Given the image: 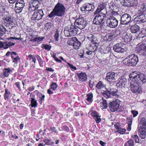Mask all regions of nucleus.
Wrapping results in <instances>:
<instances>
[{
    "label": "nucleus",
    "mask_w": 146,
    "mask_h": 146,
    "mask_svg": "<svg viewBox=\"0 0 146 146\" xmlns=\"http://www.w3.org/2000/svg\"><path fill=\"white\" fill-rule=\"evenodd\" d=\"M65 9V7L63 4L58 3L53 11L48 15V16L50 18L54 17L56 15L62 17L64 15Z\"/></svg>",
    "instance_id": "nucleus-1"
},
{
    "label": "nucleus",
    "mask_w": 146,
    "mask_h": 146,
    "mask_svg": "<svg viewBox=\"0 0 146 146\" xmlns=\"http://www.w3.org/2000/svg\"><path fill=\"white\" fill-rule=\"evenodd\" d=\"M130 80H133L137 82H142L143 83L146 82V76L142 73L137 72L131 73L129 76Z\"/></svg>",
    "instance_id": "nucleus-2"
},
{
    "label": "nucleus",
    "mask_w": 146,
    "mask_h": 146,
    "mask_svg": "<svg viewBox=\"0 0 146 146\" xmlns=\"http://www.w3.org/2000/svg\"><path fill=\"white\" fill-rule=\"evenodd\" d=\"M138 61L137 56L132 54L128 58H125L123 62L127 66H135L137 64Z\"/></svg>",
    "instance_id": "nucleus-3"
},
{
    "label": "nucleus",
    "mask_w": 146,
    "mask_h": 146,
    "mask_svg": "<svg viewBox=\"0 0 146 146\" xmlns=\"http://www.w3.org/2000/svg\"><path fill=\"white\" fill-rule=\"evenodd\" d=\"M78 29L75 26L69 25L66 27L64 31L65 35L69 37L74 36L77 33Z\"/></svg>",
    "instance_id": "nucleus-4"
},
{
    "label": "nucleus",
    "mask_w": 146,
    "mask_h": 146,
    "mask_svg": "<svg viewBox=\"0 0 146 146\" xmlns=\"http://www.w3.org/2000/svg\"><path fill=\"white\" fill-rule=\"evenodd\" d=\"M94 19L93 22L94 24L96 25H101L100 27H102V25L104 23V18L105 15L103 12L96 15Z\"/></svg>",
    "instance_id": "nucleus-5"
},
{
    "label": "nucleus",
    "mask_w": 146,
    "mask_h": 146,
    "mask_svg": "<svg viewBox=\"0 0 146 146\" xmlns=\"http://www.w3.org/2000/svg\"><path fill=\"white\" fill-rule=\"evenodd\" d=\"M129 81L131 80L130 86V88L131 90L134 93L138 92L141 93L142 92L141 88L139 86V83L135 80H129Z\"/></svg>",
    "instance_id": "nucleus-6"
},
{
    "label": "nucleus",
    "mask_w": 146,
    "mask_h": 146,
    "mask_svg": "<svg viewBox=\"0 0 146 146\" xmlns=\"http://www.w3.org/2000/svg\"><path fill=\"white\" fill-rule=\"evenodd\" d=\"M86 22L84 19L81 17H80L76 19L74 22L75 27L80 29L84 28L86 26Z\"/></svg>",
    "instance_id": "nucleus-7"
},
{
    "label": "nucleus",
    "mask_w": 146,
    "mask_h": 146,
    "mask_svg": "<svg viewBox=\"0 0 146 146\" xmlns=\"http://www.w3.org/2000/svg\"><path fill=\"white\" fill-rule=\"evenodd\" d=\"M25 3L23 0H17L16 1L15 9L17 13L21 12L25 6Z\"/></svg>",
    "instance_id": "nucleus-8"
},
{
    "label": "nucleus",
    "mask_w": 146,
    "mask_h": 146,
    "mask_svg": "<svg viewBox=\"0 0 146 146\" xmlns=\"http://www.w3.org/2000/svg\"><path fill=\"white\" fill-rule=\"evenodd\" d=\"M125 45L122 43H118L113 46V49L115 52L118 53H122L127 50L126 49H124V46Z\"/></svg>",
    "instance_id": "nucleus-9"
},
{
    "label": "nucleus",
    "mask_w": 146,
    "mask_h": 146,
    "mask_svg": "<svg viewBox=\"0 0 146 146\" xmlns=\"http://www.w3.org/2000/svg\"><path fill=\"white\" fill-rule=\"evenodd\" d=\"M4 22L9 25V29H11L15 26V24L13 22V17L10 15L8 14L3 18Z\"/></svg>",
    "instance_id": "nucleus-10"
},
{
    "label": "nucleus",
    "mask_w": 146,
    "mask_h": 146,
    "mask_svg": "<svg viewBox=\"0 0 146 146\" xmlns=\"http://www.w3.org/2000/svg\"><path fill=\"white\" fill-rule=\"evenodd\" d=\"M131 17L130 15L124 14L122 15L121 18L120 23L121 25H128L131 21Z\"/></svg>",
    "instance_id": "nucleus-11"
},
{
    "label": "nucleus",
    "mask_w": 146,
    "mask_h": 146,
    "mask_svg": "<svg viewBox=\"0 0 146 146\" xmlns=\"http://www.w3.org/2000/svg\"><path fill=\"white\" fill-rule=\"evenodd\" d=\"M136 49L140 54H141L144 56L146 55V43H142L138 44Z\"/></svg>",
    "instance_id": "nucleus-12"
},
{
    "label": "nucleus",
    "mask_w": 146,
    "mask_h": 146,
    "mask_svg": "<svg viewBox=\"0 0 146 146\" xmlns=\"http://www.w3.org/2000/svg\"><path fill=\"white\" fill-rule=\"evenodd\" d=\"M29 10L32 12L37 9L39 7L40 3L37 0L32 1L29 3Z\"/></svg>",
    "instance_id": "nucleus-13"
},
{
    "label": "nucleus",
    "mask_w": 146,
    "mask_h": 146,
    "mask_svg": "<svg viewBox=\"0 0 146 146\" xmlns=\"http://www.w3.org/2000/svg\"><path fill=\"white\" fill-rule=\"evenodd\" d=\"M115 77V73L113 72H110L107 73L105 79L111 84L115 82L116 80Z\"/></svg>",
    "instance_id": "nucleus-14"
},
{
    "label": "nucleus",
    "mask_w": 146,
    "mask_h": 146,
    "mask_svg": "<svg viewBox=\"0 0 146 146\" xmlns=\"http://www.w3.org/2000/svg\"><path fill=\"white\" fill-rule=\"evenodd\" d=\"M119 105V104L116 101H113L112 102H111L110 101L108 104V106L111 111L114 112L117 110Z\"/></svg>",
    "instance_id": "nucleus-15"
},
{
    "label": "nucleus",
    "mask_w": 146,
    "mask_h": 146,
    "mask_svg": "<svg viewBox=\"0 0 146 146\" xmlns=\"http://www.w3.org/2000/svg\"><path fill=\"white\" fill-rule=\"evenodd\" d=\"M107 25L111 28H115L118 25V21L114 17H110L107 22Z\"/></svg>",
    "instance_id": "nucleus-16"
},
{
    "label": "nucleus",
    "mask_w": 146,
    "mask_h": 146,
    "mask_svg": "<svg viewBox=\"0 0 146 146\" xmlns=\"http://www.w3.org/2000/svg\"><path fill=\"white\" fill-rule=\"evenodd\" d=\"M43 15V11L42 9L38 10L34 13L32 17V19L35 20H39L42 18Z\"/></svg>",
    "instance_id": "nucleus-17"
},
{
    "label": "nucleus",
    "mask_w": 146,
    "mask_h": 146,
    "mask_svg": "<svg viewBox=\"0 0 146 146\" xmlns=\"http://www.w3.org/2000/svg\"><path fill=\"white\" fill-rule=\"evenodd\" d=\"M136 23L140 24L146 21V14H142L136 17L134 19Z\"/></svg>",
    "instance_id": "nucleus-18"
},
{
    "label": "nucleus",
    "mask_w": 146,
    "mask_h": 146,
    "mask_svg": "<svg viewBox=\"0 0 146 146\" xmlns=\"http://www.w3.org/2000/svg\"><path fill=\"white\" fill-rule=\"evenodd\" d=\"M107 5V3L102 2L99 5L96 11L94 12V15H96L98 13H101L102 12L104 9H107L106 8Z\"/></svg>",
    "instance_id": "nucleus-19"
},
{
    "label": "nucleus",
    "mask_w": 146,
    "mask_h": 146,
    "mask_svg": "<svg viewBox=\"0 0 146 146\" xmlns=\"http://www.w3.org/2000/svg\"><path fill=\"white\" fill-rule=\"evenodd\" d=\"M103 13H104L105 15V17H107V16L108 17V18L110 17H114L113 15H117V13L116 12L114 11H111L108 9H106L105 10L103 11Z\"/></svg>",
    "instance_id": "nucleus-20"
},
{
    "label": "nucleus",
    "mask_w": 146,
    "mask_h": 146,
    "mask_svg": "<svg viewBox=\"0 0 146 146\" xmlns=\"http://www.w3.org/2000/svg\"><path fill=\"white\" fill-rule=\"evenodd\" d=\"M122 37L125 42L128 43L131 40L132 35L131 34L125 32L123 33Z\"/></svg>",
    "instance_id": "nucleus-21"
},
{
    "label": "nucleus",
    "mask_w": 146,
    "mask_h": 146,
    "mask_svg": "<svg viewBox=\"0 0 146 146\" xmlns=\"http://www.w3.org/2000/svg\"><path fill=\"white\" fill-rule=\"evenodd\" d=\"M101 102L100 104V106L101 108L105 109L108 106V104L111 101L110 100L107 99L106 100L104 99L103 98L102 99V100H101Z\"/></svg>",
    "instance_id": "nucleus-22"
},
{
    "label": "nucleus",
    "mask_w": 146,
    "mask_h": 146,
    "mask_svg": "<svg viewBox=\"0 0 146 146\" xmlns=\"http://www.w3.org/2000/svg\"><path fill=\"white\" fill-rule=\"evenodd\" d=\"M15 44V43L11 42H3L2 41H0V48H3L4 49H6L11 46L14 45Z\"/></svg>",
    "instance_id": "nucleus-23"
},
{
    "label": "nucleus",
    "mask_w": 146,
    "mask_h": 146,
    "mask_svg": "<svg viewBox=\"0 0 146 146\" xmlns=\"http://www.w3.org/2000/svg\"><path fill=\"white\" fill-rule=\"evenodd\" d=\"M87 39L90 41L92 43L94 44H97L98 41L95 36L92 34L90 33L88 35Z\"/></svg>",
    "instance_id": "nucleus-24"
},
{
    "label": "nucleus",
    "mask_w": 146,
    "mask_h": 146,
    "mask_svg": "<svg viewBox=\"0 0 146 146\" xmlns=\"http://www.w3.org/2000/svg\"><path fill=\"white\" fill-rule=\"evenodd\" d=\"M146 9L145 4L143 3H141L138 7L137 13L139 14H142L144 12Z\"/></svg>",
    "instance_id": "nucleus-25"
},
{
    "label": "nucleus",
    "mask_w": 146,
    "mask_h": 146,
    "mask_svg": "<svg viewBox=\"0 0 146 146\" xmlns=\"http://www.w3.org/2000/svg\"><path fill=\"white\" fill-rule=\"evenodd\" d=\"M76 75L78 76V79L80 81L83 82L85 81L86 80L87 77L86 73L83 72L77 73Z\"/></svg>",
    "instance_id": "nucleus-26"
},
{
    "label": "nucleus",
    "mask_w": 146,
    "mask_h": 146,
    "mask_svg": "<svg viewBox=\"0 0 146 146\" xmlns=\"http://www.w3.org/2000/svg\"><path fill=\"white\" fill-rule=\"evenodd\" d=\"M127 83V80L125 78H121L120 79L118 82L116 84L117 86H120L121 88L124 87Z\"/></svg>",
    "instance_id": "nucleus-27"
},
{
    "label": "nucleus",
    "mask_w": 146,
    "mask_h": 146,
    "mask_svg": "<svg viewBox=\"0 0 146 146\" xmlns=\"http://www.w3.org/2000/svg\"><path fill=\"white\" fill-rule=\"evenodd\" d=\"M146 127V122L145 118H142L140 120L138 126V129L145 128Z\"/></svg>",
    "instance_id": "nucleus-28"
},
{
    "label": "nucleus",
    "mask_w": 146,
    "mask_h": 146,
    "mask_svg": "<svg viewBox=\"0 0 146 146\" xmlns=\"http://www.w3.org/2000/svg\"><path fill=\"white\" fill-rule=\"evenodd\" d=\"M139 134L140 137L142 139H144L146 136V130L145 128L138 129Z\"/></svg>",
    "instance_id": "nucleus-29"
},
{
    "label": "nucleus",
    "mask_w": 146,
    "mask_h": 146,
    "mask_svg": "<svg viewBox=\"0 0 146 146\" xmlns=\"http://www.w3.org/2000/svg\"><path fill=\"white\" fill-rule=\"evenodd\" d=\"M13 69H11L9 67L4 68L3 70L4 75L6 77H8L10 74L13 72Z\"/></svg>",
    "instance_id": "nucleus-30"
},
{
    "label": "nucleus",
    "mask_w": 146,
    "mask_h": 146,
    "mask_svg": "<svg viewBox=\"0 0 146 146\" xmlns=\"http://www.w3.org/2000/svg\"><path fill=\"white\" fill-rule=\"evenodd\" d=\"M130 29L132 33H137L139 32L140 27L138 25H135L132 26Z\"/></svg>",
    "instance_id": "nucleus-31"
},
{
    "label": "nucleus",
    "mask_w": 146,
    "mask_h": 146,
    "mask_svg": "<svg viewBox=\"0 0 146 146\" xmlns=\"http://www.w3.org/2000/svg\"><path fill=\"white\" fill-rule=\"evenodd\" d=\"M102 93L104 95V97L106 98V99H108L109 100V99H111V97L110 91H109L108 90H102Z\"/></svg>",
    "instance_id": "nucleus-32"
},
{
    "label": "nucleus",
    "mask_w": 146,
    "mask_h": 146,
    "mask_svg": "<svg viewBox=\"0 0 146 146\" xmlns=\"http://www.w3.org/2000/svg\"><path fill=\"white\" fill-rule=\"evenodd\" d=\"M84 5L86 8V11L87 12L92 11L94 9V6L91 4L87 3Z\"/></svg>",
    "instance_id": "nucleus-33"
},
{
    "label": "nucleus",
    "mask_w": 146,
    "mask_h": 146,
    "mask_svg": "<svg viewBox=\"0 0 146 146\" xmlns=\"http://www.w3.org/2000/svg\"><path fill=\"white\" fill-rule=\"evenodd\" d=\"M117 8V7L114 3H111L109 4V7L107 9L114 11V10H116Z\"/></svg>",
    "instance_id": "nucleus-34"
},
{
    "label": "nucleus",
    "mask_w": 146,
    "mask_h": 146,
    "mask_svg": "<svg viewBox=\"0 0 146 146\" xmlns=\"http://www.w3.org/2000/svg\"><path fill=\"white\" fill-rule=\"evenodd\" d=\"M80 45V43L78 40L76 38V40H75L73 45L74 48L76 49H78Z\"/></svg>",
    "instance_id": "nucleus-35"
},
{
    "label": "nucleus",
    "mask_w": 146,
    "mask_h": 146,
    "mask_svg": "<svg viewBox=\"0 0 146 146\" xmlns=\"http://www.w3.org/2000/svg\"><path fill=\"white\" fill-rule=\"evenodd\" d=\"M76 39V38L75 37L69 38L68 41V44L70 45H73L74 42Z\"/></svg>",
    "instance_id": "nucleus-36"
},
{
    "label": "nucleus",
    "mask_w": 146,
    "mask_h": 146,
    "mask_svg": "<svg viewBox=\"0 0 146 146\" xmlns=\"http://www.w3.org/2000/svg\"><path fill=\"white\" fill-rule=\"evenodd\" d=\"M10 94V92L9 91L8 89L5 90V93L4 96L5 99L6 100H8L9 96Z\"/></svg>",
    "instance_id": "nucleus-37"
},
{
    "label": "nucleus",
    "mask_w": 146,
    "mask_h": 146,
    "mask_svg": "<svg viewBox=\"0 0 146 146\" xmlns=\"http://www.w3.org/2000/svg\"><path fill=\"white\" fill-rule=\"evenodd\" d=\"M96 87L98 89H101L102 88H106L105 87V86L104 84L102 83L101 81H99L97 84Z\"/></svg>",
    "instance_id": "nucleus-38"
},
{
    "label": "nucleus",
    "mask_w": 146,
    "mask_h": 146,
    "mask_svg": "<svg viewBox=\"0 0 146 146\" xmlns=\"http://www.w3.org/2000/svg\"><path fill=\"white\" fill-rule=\"evenodd\" d=\"M87 98L86 100L89 102H92V98L93 97V94L92 93H89L87 95Z\"/></svg>",
    "instance_id": "nucleus-39"
},
{
    "label": "nucleus",
    "mask_w": 146,
    "mask_h": 146,
    "mask_svg": "<svg viewBox=\"0 0 146 146\" xmlns=\"http://www.w3.org/2000/svg\"><path fill=\"white\" fill-rule=\"evenodd\" d=\"M6 30L3 26L0 25V37L3 35L6 32Z\"/></svg>",
    "instance_id": "nucleus-40"
},
{
    "label": "nucleus",
    "mask_w": 146,
    "mask_h": 146,
    "mask_svg": "<svg viewBox=\"0 0 146 146\" xmlns=\"http://www.w3.org/2000/svg\"><path fill=\"white\" fill-rule=\"evenodd\" d=\"M43 141L45 143L46 145H50L51 144L53 145L54 144V142L51 141L50 139H44Z\"/></svg>",
    "instance_id": "nucleus-41"
},
{
    "label": "nucleus",
    "mask_w": 146,
    "mask_h": 146,
    "mask_svg": "<svg viewBox=\"0 0 146 146\" xmlns=\"http://www.w3.org/2000/svg\"><path fill=\"white\" fill-rule=\"evenodd\" d=\"M133 141L130 139L125 143L124 146H133Z\"/></svg>",
    "instance_id": "nucleus-42"
},
{
    "label": "nucleus",
    "mask_w": 146,
    "mask_h": 146,
    "mask_svg": "<svg viewBox=\"0 0 146 146\" xmlns=\"http://www.w3.org/2000/svg\"><path fill=\"white\" fill-rule=\"evenodd\" d=\"M130 1V7H134L137 6L138 4L137 0H131Z\"/></svg>",
    "instance_id": "nucleus-43"
},
{
    "label": "nucleus",
    "mask_w": 146,
    "mask_h": 146,
    "mask_svg": "<svg viewBox=\"0 0 146 146\" xmlns=\"http://www.w3.org/2000/svg\"><path fill=\"white\" fill-rule=\"evenodd\" d=\"M45 38L44 37H38L35 38L33 39V41L35 42H39L42 41Z\"/></svg>",
    "instance_id": "nucleus-44"
},
{
    "label": "nucleus",
    "mask_w": 146,
    "mask_h": 146,
    "mask_svg": "<svg viewBox=\"0 0 146 146\" xmlns=\"http://www.w3.org/2000/svg\"><path fill=\"white\" fill-rule=\"evenodd\" d=\"M58 85L55 82H53L51 85L50 89H52L53 90L55 91L56 90Z\"/></svg>",
    "instance_id": "nucleus-45"
},
{
    "label": "nucleus",
    "mask_w": 146,
    "mask_h": 146,
    "mask_svg": "<svg viewBox=\"0 0 146 146\" xmlns=\"http://www.w3.org/2000/svg\"><path fill=\"white\" fill-rule=\"evenodd\" d=\"M31 105L32 107H36L37 105V102L33 98L31 99Z\"/></svg>",
    "instance_id": "nucleus-46"
},
{
    "label": "nucleus",
    "mask_w": 146,
    "mask_h": 146,
    "mask_svg": "<svg viewBox=\"0 0 146 146\" xmlns=\"http://www.w3.org/2000/svg\"><path fill=\"white\" fill-rule=\"evenodd\" d=\"M59 34L58 32V30H56L55 32V33L54 36V39L55 40L57 41H58L59 40Z\"/></svg>",
    "instance_id": "nucleus-47"
},
{
    "label": "nucleus",
    "mask_w": 146,
    "mask_h": 146,
    "mask_svg": "<svg viewBox=\"0 0 146 146\" xmlns=\"http://www.w3.org/2000/svg\"><path fill=\"white\" fill-rule=\"evenodd\" d=\"M110 92H111V94L113 96H118L117 90L115 89L114 91H112L111 89H110Z\"/></svg>",
    "instance_id": "nucleus-48"
},
{
    "label": "nucleus",
    "mask_w": 146,
    "mask_h": 146,
    "mask_svg": "<svg viewBox=\"0 0 146 146\" xmlns=\"http://www.w3.org/2000/svg\"><path fill=\"white\" fill-rule=\"evenodd\" d=\"M125 131L126 130L125 129H122L121 128L119 129H118V130H117V132L121 134H123Z\"/></svg>",
    "instance_id": "nucleus-49"
},
{
    "label": "nucleus",
    "mask_w": 146,
    "mask_h": 146,
    "mask_svg": "<svg viewBox=\"0 0 146 146\" xmlns=\"http://www.w3.org/2000/svg\"><path fill=\"white\" fill-rule=\"evenodd\" d=\"M131 137L132 139H134L135 142L137 143H138L139 142V139L138 137V136L137 135H132L131 136Z\"/></svg>",
    "instance_id": "nucleus-50"
},
{
    "label": "nucleus",
    "mask_w": 146,
    "mask_h": 146,
    "mask_svg": "<svg viewBox=\"0 0 146 146\" xmlns=\"http://www.w3.org/2000/svg\"><path fill=\"white\" fill-rule=\"evenodd\" d=\"M42 48H44L46 50H49L51 49V46L49 45L43 44Z\"/></svg>",
    "instance_id": "nucleus-51"
},
{
    "label": "nucleus",
    "mask_w": 146,
    "mask_h": 146,
    "mask_svg": "<svg viewBox=\"0 0 146 146\" xmlns=\"http://www.w3.org/2000/svg\"><path fill=\"white\" fill-rule=\"evenodd\" d=\"M13 59V62L17 64L18 62L20 60V58L18 56H17L16 57L12 58Z\"/></svg>",
    "instance_id": "nucleus-52"
},
{
    "label": "nucleus",
    "mask_w": 146,
    "mask_h": 146,
    "mask_svg": "<svg viewBox=\"0 0 146 146\" xmlns=\"http://www.w3.org/2000/svg\"><path fill=\"white\" fill-rule=\"evenodd\" d=\"M95 82L93 80H90L89 81V84L90 87L92 88H93L94 86V85Z\"/></svg>",
    "instance_id": "nucleus-53"
},
{
    "label": "nucleus",
    "mask_w": 146,
    "mask_h": 146,
    "mask_svg": "<svg viewBox=\"0 0 146 146\" xmlns=\"http://www.w3.org/2000/svg\"><path fill=\"white\" fill-rule=\"evenodd\" d=\"M100 116L97 115L96 116L94 119L97 123H99L101 121V119L100 118Z\"/></svg>",
    "instance_id": "nucleus-54"
},
{
    "label": "nucleus",
    "mask_w": 146,
    "mask_h": 146,
    "mask_svg": "<svg viewBox=\"0 0 146 146\" xmlns=\"http://www.w3.org/2000/svg\"><path fill=\"white\" fill-rule=\"evenodd\" d=\"M29 58L30 60H32V61L34 63L36 62V59L35 57L34 56H33L31 55H29Z\"/></svg>",
    "instance_id": "nucleus-55"
},
{
    "label": "nucleus",
    "mask_w": 146,
    "mask_h": 146,
    "mask_svg": "<svg viewBox=\"0 0 146 146\" xmlns=\"http://www.w3.org/2000/svg\"><path fill=\"white\" fill-rule=\"evenodd\" d=\"M80 10L83 13H87V12L86 11V8L85 6V5H83L80 8Z\"/></svg>",
    "instance_id": "nucleus-56"
},
{
    "label": "nucleus",
    "mask_w": 146,
    "mask_h": 146,
    "mask_svg": "<svg viewBox=\"0 0 146 146\" xmlns=\"http://www.w3.org/2000/svg\"><path fill=\"white\" fill-rule=\"evenodd\" d=\"M39 98L40 99L41 102H42L44 100V98L45 97L44 95L42 94H39Z\"/></svg>",
    "instance_id": "nucleus-57"
},
{
    "label": "nucleus",
    "mask_w": 146,
    "mask_h": 146,
    "mask_svg": "<svg viewBox=\"0 0 146 146\" xmlns=\"http://www.w3.org/2000/svg\"><path fill=\"white\" fill-rule=\"evenodd\" d=\"M67 63L69 65V67H70L72 71H74L76 70V68L74 66L70 64L69 63Z\"/></svg>",
    "instance_id": "nucleus-58"
},
{
    "label": "nucleus",
    "mask_w": 146,
    "mask_h": 146,
    "mask_svg": "<svg viewBox=\"0 0 146 146\" xmlns=\"http://www.w3.org/2000/svg\"><path fill=\"white\" fill-rule=\"evenodd\" d=\"M132 113L133 114V116L134 117H136L138 114V112L135 110H133L131 111Z\"/></svg>",
    "instance_id": "nucleus-59"
},
{
    "label": "nucleus",
    "mask_w": 146,
    "mask_h": 146,
    "mask_svg": "<svg viewBox=\"0 0 146 146\" xmlns=\"http://www.w3.org/2000/svg\"><path fill=\"white\" fill-rule=\"evenodd\" d=\"M127 123L128 125L131 126L132 124V119L130 118L127 119Z\"/></svg>",
    "instance_id": "nucleus-60"
},
{
    "label": "nucleus",
    "mask_w": 146,
    "mask_h": 146,
    "mask_svg": "<svg viewBox=\"0 0 146 146\" xmlns=\"http://www.w3.org/2000/svg\"><path fill=\"white\" fill-rule=\"evenodd\" d=\"M50 130H51L52 132H54L55 133H57L58 131L56 129V128L54 127H50Z\"/></svg>",
    "instance_id": "nucleus-61"
},
{
    "label": "nucleus",
    "mask_w": 146,
    "mask_h": 146,
    "mask_svg": "<svg viewBox=\"0 0 146 146\" xmlns=\"http://www.w3.org/2000/svg\"><path fill=\"white\" fill-rule=\"evenodd\" d=\"M15 85L19 90H21V88L20 86V83L19 82H16L15 83Z\"/></svg>",
    "instance_id": "nucleus-62"
},
{
    "label": "nucleus",
    "mask_w": 146,
    "mask_h": 146,
    "mask_svg": "<svg viewBox=\"0 0 146 146\" xmlns=\"http://www.w3.org/2000/svg\"><path fill=\"white\" fill-rule=\"evenodd\" d=\"M139 34L137 36L138 38H139V39H140V38H143V37H144L145 36V35H143L142 34H141L139 33Z\"/></svg>",
    "instance_id": "nucleus-63"
},
{
    "label": "nucleus",
    "mask_w": 146,
    "mask_h": 146,
    "mask_svg": "<svg viewBox=\"0 0 146 146\" xmlns=\"http://www.w3.org/2000/svg\"><path fill=\"white\" fill-rule=\"evenodd\" d=\"M86 53L87 54L89 55L92 54V52H91L90 49H88V50H87L86 51Z\"/></svg>",
    "instance_id": "nucleus-64"
}]
</instances>
